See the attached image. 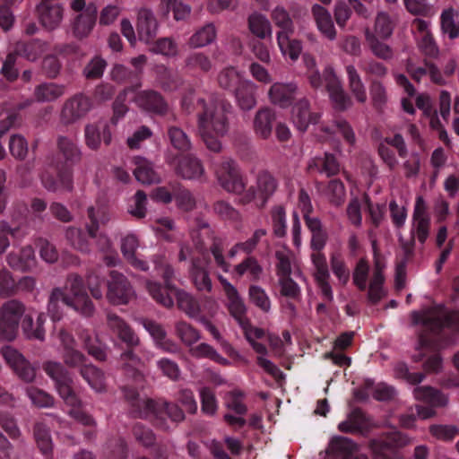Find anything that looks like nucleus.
Wrapping results in <instances>:
<instances>
[{"label": "nucleus", "mask_w": 459, "mask_h": 459, "mask_svg": "<svg viewBox=\"0 0 459 459\" xmlns=\"http://www.w3.org/2000/svg\"><path fill=\"white\" fill-rule=\"evenodd\" d=\"M197 105L202 108L197 116L199 134L207 149L220 152L222 149L220 138L224 136L230 128V105L224 101L206 102L203 99L197 100Z\"/></svg>", "instance_id": "obj_1"}, {"label": "nucleus", "mask_w": 459, "mask_h": 459, "mask_svg": "<svg viewBox=\"0 0 459 459\" xmlns=\"http://www.w3.org/2000/svg\"><path fill=\"white\" fill-rule=\"evenodd\" d=\"M43 369L55 382L56 388L64 402L71 407H79L81 400L74 393L72 387L73 379L64 366L60 362L47 361L43 364Z\"/></svg>", "instance_id": "obj_2"}, {"label": "nucleus", "mask_w": 459, "mask_h": 459, "mask_svg": "<svg viewBox=\"0 0 459 459\" xmlns=\"http://www.w3.org/2000/svg\"><path fill=\"white\" fill-rule=\"evenodd\" d=\"M411 316L414 324H421L434 333L446 326L459 331V313L447 312L443 307H433L421 313L413 312Z\"/></svg>", "instance_id": "obj_3"}, {"label": "nucleus", "mask_w": 459, "mask_h": 459, "mask_svg": "<svg viewBox=\"0 0 459 459\" xmlns=\"http://www.w3.org/2000/svg\"><path fill=\"white\" fill-rule=\"evenodd\" d=\"M430 229V217L428 213V207L424 198L420 195L416 197L413 208L411 235L412 238H417L420 243L424 244L429 238ZM414 240L402 243L403 249L406 255L413 252Z\"/></svg>", "instance_id": "obj_4"}, {"label": "nucleus", "mask_w": 459, "mask_h": 459, "mask_svg": "<svg viewBox=\"0 0 459 459\" xmlns=\"http://www.w3.org/2000/svg\"><path fill=\"white\" fill-rule=\"evenodd\" d=\"M214 174L218 184L226 192L236 195L244 193L247 181L233 160L227 158L217 164Z\"/></svg>", "instance_id": "obj_5"}, {"label": "nucleus", "mask_w": 459, "mask_h": 459, "mask_svg": "<svg viewBox=\"0 0 459 459\" xmlns=\"http://www.w3.org/2000/svg\"><path fill=\"white\" fill-rule=\"evenodd\" d=\"M278 181L268 170H260L255 176V181L240 198V203L247 204L256 200L260 207H264L269 198L275 193Z\"/></svg>", "instance_id": "obj_6"}, {"label": "nucleus", "mask_w": 459, "mask_h": 459, "mask_svg": "<svg viewBox=\"0 0 459 459\" xmlns=\"http://www.w3.org/2000/svg\"><path fill=\"white\" fill-rule=\"evenodd\" d=\"M411 443L410 438L400 432L393 433L385 438L372 440L370 448L375 459H400L399 449Z\"/></svg>", "instance_id": "obj_7"}, {"label": "nucleus", "mask_w": 459, "mask_h": 459, "mask_svg": "<svg viewBox=\"0 0 459 459\" xmlns=\"http://www.w3.org/2000/svg\"><path fill=\"white\" fill-rule=\"evenodd\" d=\"M325 85L334 109L343 111L351 108L352 101L345 92L342 81L334 69L328 65L324 70Z\"/></svg>", "instance_id": "obj_8"}, {"label": "nucleus", "mask_w": 459, "mask_h": 459, "mask_svg": "<svg viewBox=\"0 0 459 459\" xmlns=\"http://www.w3.org/2000/svg\"><path fill=\"white\" fill-rule=\"evenodd\" d=\"M91 107L89 97L82 93L75 94L65 101L60 112V120L65 125L74 124L84 117Z\"/></svg>", "instance_id": "obj_9"}, {"label": "nucleus", "mask_w": 459, "mask_h": 459, "mask_svg": "<svg viewBox=\"0 0 459 459\" xmlns=\"http://www.w3.org/2000/svg\"><path fill=\"white\" fill-rule=\"evenodd\" d=\"M108 282L107 298L116 305L127 304L134 297V290L126 277L117 271H111Z\"/></svg>", "instance_id": "obj_10"}, {"label": "nucleus", "mask_w": 459, "mask_h": 459, "mask_svg": "<svg viewBox=\"0 0 459 459\" xmlns=\"http://www.w3.org/2000/svg\"><path fill=\"white\" fill-rule=\"evenodd\" d=\"M36 10L39 22L45 30L53 31L62 23L64 7L58 1L40 0Z\"/></svg>", "instance_id": "obj_11"}, {"label": "nucleus", "mask_w": 459, "mask_h": 459, "mask_svg": "<svg viewBox=\"0 0 459 459\" xmlns=\"http://www.w3.org/2000/svg\"><path fill=\"white\" fill-rule=\"evenodd\" d=\"M124 395L131 405V412L135 417H155L158 420L160 401H154L146 397H141L138 392L133 388L124 387Z\"/></svg>", "instance_id": "obj_12"}, {"label": "nucleus", "mask_w": 459, "mask_h": 459, "mask_svg": "<svg viewBox=\"0 0 459 459\" xmlns=\"http://www.w3.org/2000/svg\"><path fill=\"white\" fill-rule=\"evenodd\" d=\"M124 395L131 405V412L135 417H155L158 420L160 401H154L146 397H141L138 392L133 388L124 387Z\"/></svg>", "instance_id": "obj_13"}, {"label": "nucleus", "mask_w": 459, "mask_h": 459, "mask_svg": "<svg viewBox=\"0 0 459 459\" xmlns=\"http://www.w3.org/2000/svg\"><path fill=\"white\" fill-rule=\"evenodd\" d=\"M131 100L141 109L157 115H165L169 111V105L163 97L159 92L152 90L136 92L134 88Z\"/></svg>", "instance_id": "obj_14"}, {"label": "nucleus", "mask_w": 459, "mask_h": 459, "mask_svg": "<svg viewBox=\"0 0 459 459\" xmlns=\"http://www.w3.org/2000/svg\"><path fill=\"white\" fill-rule=\"evenodd\" d=\"M218 280L222 285L227 297V308L238 324H244L247 316V307L239 296L238 290L225 277L219 275Z\"/></svg>", "instance_id": "obj_15"}, {"label": "nucleus", "mask_w": 459, "mask_h": 459, "mask_svg": "<svg viewBox=\"0 0 459 459\" xmlns=\"http://www.w3.org/2000/svg\"><path fill=\"white\" fill-rule=\"evenodd\" d=\"M107 324L108 329L126 346L136 348L141 340L134 329L120 316L114 313H108Z\"/></svg>", "instance_id": "obj_16"}, {"label": "nucleus", "mask_w": 459, "mask_h": 459, "mask_svg": "<svg viewBox=\"0 0 459 459\" xmlns=\"http://www.w3.org/2000/svg\"><path fill=\"white\" fill-rule=\"evenodd\" d=\"M98 9L90 3L84 12L78 13L71 22L73 35L79 39H85L92 32L97 20Z\"/></svg>", "instance_id": "obj_17"}, {"label": "nucleus", "mask_w": 459, "mask_h": 459, "mask_svg": "<svg viewBox=\"0 0 459 459\" xmlns=\"http://www.w3.org/2000/svg\"><path fill=\"white\" fill-rule=\"evenodd\" d=\"M135 26L139 39L150 43L157 35L159 24L153 12L143 7L137 11Z\"/></svg>", "instance_id": "obj_18"}, {"label": "nucleus", "mask_w": 459, "mask_h": 459, "mask_svg": "<svg viewBox=\"0 0 459 459\" xmlns=\"http://www.w3.org/2000/svg\"><path fill=\"white\" fill-rule=\"evenodd\" d=\"M141 324L150 333L157 348L169 353L179 351V346L173 340L167 337V332L160 324L151 319H142Z\"/></svg>", "instance_id": "obj_19"}, {"label": "nucleus", "mask_w": 459, "mask_h": 459, "mask_svg": "<svg viewBox=\"0 0 459 459\" xmlns=\"http://www.w3.org/2000/svg\"><path fill=\"white\" fill-rule=\"evenodd\" d=\"M84 137L87 147L94 151L100 148L101 141L106 145H109L112 141L109 125L103 121L87 125L84 129Z\"/></svg>", "instance_id": "obj_20"}, {"label": "nucleus", "mask_w": 459, "mask_h": 459, "mask_svg": "<svg viewBox=\"0 0 459 459\" xmlns=\"http://www.w3.org/2000/svg\"><path fill=\"white\" fill-rule=\"evenodd\" d=\"M169 164L173 166L176 173L185 179H200L204 176L202 161L192 155L180 157L177 163L174 160H169Z\"/></svg>", "instance_id": "obj_21"}, {"label": "nucleus", "mask_w": 459, "mask_h": 459, "mask_svg": "<svg viewBox=\"0 0 459 459\" xmlns=\"http://www.w3.org/2000/svg\"><path fill=\"white\" fill-rule=\"evenodd\" d=\"M297 89L293 82H274L268 91V98L273 104L286 108L292 103Z\"/></svg>", "instance_id": "obj_22"}, {"label": "nucleus", "mask_w": 459, "mask_h": 459, "mask_svg": "<svg viewBox=\"0 0 459 459\" xmlns=\"http://www.w3.org/2000/svg\"><path fill=\"white\" fill-rule=\"evenodd\" d=\"M311 13L319 32L327 39H336L337 32L330 13L320 4H315Z\"/></svg>", "instance_id": "obj_23"}, {"label": "nucleus", "mask_w": 459, "mask_h": 459, "mask_svg": "<svg viewBox=\"0 0 459 459\" xmlns=\"http://www.w3.org/2000/svg\"><path fill=\"white\" fill-rule=\"evenodd\" d=\"M291 117L297 129L305 132L310 124H316L318 121L320 115L318 113H311L309 102L302 99L293 106Z\"/></svg>", "instance_id": "obj_24"}, {"label": "nucleus", "mask_w": 459, "mask_h": 459, "mask_svg": "<svg viewBox=\"0 0 459 459\" xmlns=\"http://www.w3.org/2000/svg\"><path fill=\"white\" fill-rule=\"evenodd\" d=\"M8 264L13 269L26 272L37 265L34 250L30 246H26L19 250L12 251L7 256Z\"/></svg>", "instance_id": "obj_25"}, {"label": "nucleus", "mask_w": 459, "mask_h": 459, "mask_svg": "<svg viewBox=\"0 0 459 459\" xmlns=\"http://www.w3.org/2000/svg\"><path fill=\"white\" fill-rule=\"evenodd\" d=\"M44 187L50 192H70L73 190V174L71 170L59 171L55 178L48 172L41 175Z\"/></svg>", "instance_id": "obj_26"}, {"label": "nucleus", "mask_w": 459, "mask_h": 459, "mask_svg": "<svg viewBox=\"0 0 459 459\" xmlns=\"http://www.w3.org/2000/svg\"><path fill=\"white\" fill-rule=\"evenodd\" d=\"M257 88V85L254 82L246 79L234 91L233 94L237 104L242 110H251L256 106Z\"/></svg>", "instance_id": "obj_27"}, {"label": "nucleus", "mask_w": 459, "mask_h": 459, "mask_svg": "<svg viewBox=\"0 0 459 459\" xmlns=\"http://www.w3.org/2000/svg\"><path fill=\"white\" fill-rule=\"evenodd\" d=\"M134 163L135 168L133 172L137 181L143 185H152L160 182V177L150 160L143 157H135Z\"/></svg>", "instance_id": "obj_28"}, {"label": "nucleus", "mask_w": 459, "mask_h": 459, "mask_svg": "<svg viewBox=\"0 0 459 459\" xmlns=\"http://www.w3.org/2000/svg\"><path fill=\"white\" fill-rule=\"evenodd\" d=\"M275 118V113L270 108H260L255 113L253 121L255 134L260 138L267 139L272 134Z\"/></svg>", "instance_id": "obj_29"}, {"label": "nucleus", "mask_w": 459, "mask_h": 459, "mask_svg": "<svg viewBox=\"0 0 459 459\" xmlns=\"http://www.w3.org/2000/svg\"><path fill=\"white\" fill-rule=\"evenodd\" d=\"M189 274L192 282L198 290L206 292H210L212 290V284L209 273L204 267V262L199 258L192 259Z\"/></svg>", "instance_id": "obj_30"}, {"label": "nucleus", "mask_w": 459, "mask_h": 459, "mask_svg": "<svg viewBox=\"0 0 459 459\" xmlns=\"http://www.w3.org/2000/svg\"><path fill=\"white\" fill-rule=\"evenodd\" d=\"M365 40L371 53L377 58L383 60H390L394 57V50L392 47L385 43L379 37H377L371 30H365Z\"/></svg>", "instance_id": "obj_31"}, {"label": "nucleus", "mask_w": 459, "mask_h": 459, "mask_svg": "<svg viewBox=\"0 0 459 459\" xmlns=\"http://www.w3.org/2000/svg\"><path fill=\"white\" fill-rule=\"evenodd\" d=\"M245 80L242 73L231 65L222 68L217 74L218 85L232 93Z\"/></svg>", "instance_id": "obj_32"}, {"label": "nucleus", "mask_w": 459, "mask_h": 459, "mask_svg": "<svg viewBox=\"0 0 459 459\" xmlns=\"http://www.w3.org/2000/svg\"><path fill=\"white\" fill-rule=\"evenodd\" d=\"M65 92L64 84L44 82L35 87L34 98L38 102H52L62 97Z\"/></svg>", "instance_id": "obj_33"}, {"label": "nucleus", "mask_w": 459, "mask_h": 459, "mask_svg": "<svg viewBox=\"0 0 459 459\" xmlns=\"http://www.w3.org/2000/svg\"><path fill=\"white\" fill-rule=\"evenodd\" d=\"M266 234L267 230L265 229H256L247 240L238 242L232 246L228 253L229 257L234 258L240 252L250 255L256 249L261 239L265 237Z\"/></svg>", "instance_id": "obj_34"}, {"label": "nucleus", "mask_w": 459, "mask_h": 459, "mask_svg": "<svg viewBox=\"0 0 459 459\" xmlns=\"http://www.w3.org/2000/svg\"><path fill=\"white\" fill-rule=\"evenodd\" d=\"M266 234L267 230L265 229H256L247 240L238 242L232 246L228 253L229 257L234 258L240 252L250 255L256 249L261 239L265 237Z\"/></svg>", "instance_id": "obj_35"}, {"label": "nucleus", "mask_w": 459, "mask_h": 459, "mask_svg": "<svg viewBox=\"0 0 459 459\" xmlns=\"http://www.w3.org/2000/svg\"><path fill=\"white\" fill-rule=\"evenodd\" d=\"M233 273L238 277L247 275L251 281H258L263 274V267L258 260L248 255L233 268Z\"/></svg>", "instance_id": "obj_36"}, {"label": "nucleus", "mask_w": 459, "mask_h": 459, "mask_svg": "<svg viewBox=\"0 0 459 459\" xmlns=\"http://www.w3.org/2000/svg\"><path fill=\"white\" fill-rule=\"evenodd\" d=\"M46 322V316L43 313L39 314L36 324L30 315L24 316L22 322V329L28 339L43 341L45 339V329L43 327Z\"/></svg>", "instance_id": "obj_37"}, {"label": "nucleus", "mask_w": 459, "mask_h": 459, "mask_svg": "<svg viewBox=\"0 0 459 459\" xmlns=\"http://www.w3.org/2000/svg\"><path fill=\"white\" fill-rule=\"evenodd\" d=\"M80 374L92 390L97 393L106 391L104 373L92 364L83 365L80 368Z\"/></svg>", "instance_id": "obj_38"}, {"label": "nucleus", "mask_w": 459, "mask_h": 459, "mask_svg": "<svg viewBox=\"0 0 459 459\" xmlns=\"http://www.w3.org/2000/svg\"><path fill=\"white\" fill-rule=\"evenodd\" d=\"M413 395L416 400L427 403L433 407H441L447 403V397L440 391L430 386L415 387Z\"/></svg>", "instance_id": "obj_39"}, {"label": "nucleus", "mask_w": 459, "mask_h": 459, "mask_svg": "<svg viewBox=\"0 0 459 459\" xmlns=\"http://www.w3.org/2000/svg\"><path fill=\"white\" fill-rule=\"evenodd\" d=\"M90 221L91 223L85 226L88 236L95 239V244L100 252H110L113 249L112 242L107 234L98 233V220L94 217L92 209L90 210Z\"/></svg>", "instance_id": "obj_40"}, {"label": "nucleus", "mask_w": 459, "mask_h": 459, "mask_svg": "<svg viewBox=\"0 0 459 459\" xmlns=\"http://www.w3.org/2000/svg\"><path fill=\"white\" fill-rule=\"evenodd\" d=\"M345 70L348 78L349 89L352 96L358 102L365 103L367 101L366 87L358 70L352 65H347Z\"/></svg>", "instance_id": "obj_41"}, {"label": "nucleus", "mask_w": 459, "mask_h": 459, "mask_svg": "<svg viewBox=\"0 0 459 459\" xmlns=\"http://www.w3.org/2000/svg\"><path fill=\"white\" fill-rule=\"evenodd\" d=\"M308 169L325 174L327 177L337 175L340 171V165L332 154L325 153L322 158H315L309 161Z\"/></svg>", "instance_id": "obj_42"}, {"label": "nucleus", "mask_w": 459, "mask_h": 459, "mask_svg": "<svg viewBox=\"0 0 459 459\" xmlns=\"http://www.w3.org/2000/svg\"><path fill=\"white\" fill-rule=\"evenodd\" d=\"M292 34H284V32H277V44L284 57H289L292 61H296L302 51L301 42L298 39H291Z\"/></svg>", "instance_id": "obj_43"}, {"label": "nucleus", "mask_w": 459, "mask_h": 459, "mask_svg": "<svg viewBox=\"0 0 459 459\" xmlns=\"http://www.w3.org/2000/svg\"><path fill=\"white\" fill-rule=\"evenodd\" d=\"M65 305L83 317H91L95 313V307L87 292L76 297H68L66 295Z\"/></svg>", "instance_id": "obj_44"}, {"label": "nucleus", "mask_w": 459, "mask_h": 459, "mask_svg": "<svg viewBox=\"0 0 459 459\" xmlns=\"http://www.w3.org/2000/svg\"><path fill=\"white\" fill-rule=\"evenodd\" d=\"M65 236L68 243L77 251L82 254H90L91 243L82 233V230L75 227H67Z\"/></svg>", "instance_id": "obj_45"}, {"label": "nucleus", "mask_w": 459, "mask_h": 459, "mask_svg": "<svg viewBox=\"0 0 459 459\" xmlns=\"http://www.w3.org/2000/svg\"><path fill=\"white\" fill-rule=\"evenodd\" d=\"M175 294L178 306L182 311H184L191 318H195L199 316V303L191 294L178 289L175 290Z\"/></svg>", "instance_id": "obj_46"}, {"label": "nucleus", "mask_w": 459, "mask_h": 459, "mask_svg": "<svg viewBox=\"0 0 459 459\" xmlns=\"http://www.w3.org/2000/svg\"><path fill=\"white\" fill-rule=\"evenodd\" d=\"M26 310L25 305L18 299L4 302L0 308V317L20 325Z\"/></svg>", "instance_id": "obj_47"}, {"label": "nucleus", "mask_w": 459, "mask_h": 459, "mask_svg": "<svg viewBox=\"0 0 459 459\" xmlns=\"http://www.w3.org/2000/svg\"><path fill=\"white\" fill-rule=\"evenodd\" d=\"M250 31L259 39L272 36V25L269 20L261 13H253L248 18Z\"/></svg>", "instance_id": "obj_48"}, {"label": "nucleus", "mask_w": 459, "mask_h": 459, "mask_svg": "<svg viewBox=\"0 0 459 459\" xmlns=\"http://www.w3.org/2000/svg\"><path fill=\"white\" fill-rule=\"evenodd\" d=\"M191 356L196 359H209L221 365H230V361L218 353L210 344L202 342L189 350Z\"/></svg>", "instance_id": "obj_49"}, {"label": "nucleus", "mask_w": 459, "mask_h": 459, "mask_svg": "<svg viewBox=\"0 0 459 459\" xmlns=\"http://www.w3.org/2000/svg\"><path fill=\"white\" fill-rule=\"evenodd\" d=\"M165 415L174 422H179L185 419L183 411L177 404L160 401L159 422H157V424H159L160 428L167 429L169 427L164 421Z\"/></svg>", "instance_id": "obj_50"}, {"label": "nucleus", "mask_w": 459, "mask_h": 459, "mask_svg": "<svg viewBox=\"0 0 459 459\" xmlns=\"http://www.w3.org/2000/svg\"><path fill=\"white\" fill-rule=\"evenodd\" d=\"M175 334L186 346L190 347L201 339L200 332L185 321L175 324Z\"/></svg>", "instance_id": "obj_51"}, {"label": "nucleus", "mask_w": 459, "mask_h": 459, "mask_svg": "<svg viewBox=\"0 0 459 459\" xmlns=\"http://www.w3.org/2000/svg\"><path fill=\"white\" fill-rule=\"evenodd\" d=\"M216 38V30L213 24L209 23L199 29L191 36L188 41L190 48H203L211 44Z\"/></svg>", "instance_id": "obj_52"}, {"label": "nucleus", "mask_w": 459, "mask_h": 459, "mask_svg": "<svg viewBox=\"0 0 459 459\" xmlns=\"http://www.w3.org/2000/svg\"><path fill=\"white\" fill-rule=\"evenodd\" d=\"M57 148L65 161L74 164L81 160V151L73 140L66 136H58Z\"/></svg>", "instance_id": "obj_53"}, {"label": "nucleus", "mask_w": 459, "mask_h": 459, "mask_svg": "<svg viewBox=\"0 0 459 459\" xmlns=\"http://www.w3.org/2000/svg\"><path fill=\"white\" fill-rule=\"evenodd\" d=\"M66 294L62 288H54L48 298V312L53 321H59L63 316V309L60 305L61 302L65 304Z\"/></svg>", "instance_id": "obj_54"}, {"label": "nucleus", "mask_w": 459, "mask_h": 459, "mask_svg": "<svg viewBox=\"0 0 459 459\" xmlns=\"http://www.w3.org/2000/svg\"><path fill=\"white\" fill-rule=\"evenodd\" d=\"M277 259L276 272L278 277L290 276L292 265L295 264L296 257L290 249L277 250L275 253Z\"/></svg>", "instance_id": "obj_55"}, {"label": "nucleus", "mask_w": 459, "mask_h": 459, "mask_svg": "<svg viewBox=\"0 0 459 459\" xmlns=\"http://www.w3.org/2000/svg\"><path fill=\"white\" fill-rule=\"evenodd\" d=\"M185 65L188 70H199L203 73H208L212 68V62L205 53L193 52L186 57Z\"/></svg>", "instance_id": "obj_56"}, {"label": "nucleus", "mask_w": 459, "mask_h": 459, "mask_svg": "<svg viewBox=\"0 0 459 459\" xmlns=\"http://www.w3.org/2000/svg\"><path fill=\"white\" fill-rule=\"evenodd\" d=\"M274 24L281 29L279 32L293 34L294 23L289 12L283 6H276L271 13Z\"/></svg>", "instance_id": "obj_57"}, {"label": "nucleus", "mask_w": 459, "mask_h": 459, "mask_svg": "<svg viewBox=\"0 0 459 459\" xmlns=\"http://www.w3.org/2000/svg\"><path fill=\"white\" fill-rule=\"evenodd\" d=\"M168 136L170 144L178 152H186L191 150L192 143L190 138L180 127L169 126L168 128Z\"/></svg>", "instance_id": "obj_58"}, {"label": "nucleus", "mask_w": 459, "mask_h": 459, "mask_svg": "<svg viewBox=\"0 0 459 459\" xmlns=\"http://www.w3.org/2000/svg\"><path fill=\"white\" fill-rule=\"evenodd\" d=\"M145 289L156 302L165 307H171L174 305L171 296L159 282L147 280L145 281Z\"/></svg>", "instance_id": "obj_59"}, {"label": "nucleus", "mask_w": 459, "mask_h": 459, "mask_svg": "<svg viewBox=\"0 0 459 459\" xmlns=\"http://www.w3.org/2000/svg\"><path fill=\"white\" fill-rule=\"evenodd\" d=\"M394 29V23L390 16L384 12H380L377 13L374 29L371 30L377 37H379L382 39H387L393 34Z\"/></svg>", "instance_id": "obj_60"}, {"label": "nucleus", "mask_w": 459, "mask_h": 459, "mask_svg": "<svg viewBox=\"0 0 459 459\" xmlns=\"http://www.w3.org/2000/svg\"><path fill=\"white\" fill-rule=\"evenodd\" d=\"M273 231L275 237L282 238L287 232V219L285 209L281 205L273 206L270 211Z\"/></svg>", "instance_id": "obj_61"}, {"label": "nucleus", "mask_w": 459, "mask_h": 459, "mask_svg": "<svg viewBox=\"0 0 459 459\" xmlns=\"http://www.w3.org/2000/svg\"><path fill=\"white\" fill-rule=\"evenodd\" d=\"M248 296L251 303L264 313L271 311V299L265 290L258 285H251L248 290Z\"/></svg>", "instance_id": "obj_62"}, {"label": "nucleus", "mask_w": 459, "mask_h": 459, "mask_svg": "<svg viewBox=\"0 0 459 459\" xmlns=\"http://www.w3.org/2000/svg\"><path fill=\"white\" fill-rule=\"evenodd\" d=\"M34 436L41 453L46 457L52 455L53 445L49 430L42 423H37L34 427Z\"/></svg>", "instance_id": "obj_63"}, {"label": "nucleus", "mask_w": 459, "mask_h": 459, "mask_svg": "<svg viewBox=\"0 0 459 459\" xmlns=\"http://www.w3.org/2000/svg\"><path fill=\"white\" fill-rule=\"evenodd\" d=\"M330 448L333 453L340 454L342 459H350L358 450V446L351 439L344 437H335L331 440Z\"/></svg>", "instance_id": "obj_64"}]
</instances>
